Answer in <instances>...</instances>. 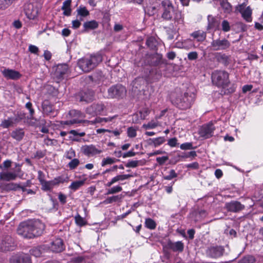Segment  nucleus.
I'll list each match as a JSON object with an SVG mask.
<instances>
[{"instance_id": "obj_54", "label": "nucleus", "mask_w": 263, "mask_h": 263, "mask_svg": "<svg viewBox=\"0 0 263 263\" xmlns=\"http://www.w3.org/2000/svg\"><path fill=\"white\" fill-rule=\"evenodd\" d=\"M198 57V54L196 51L190 52L187 54V58L189 60H195Z\"/></svg>"}, {"instance_id": "obj_7", "label": "nucleus", "mask_w": 263, "mask_h": 263, "mask_svg": "<svg viewBox=\"0 0 263 263\" xmlns=\"http://www.w3.org/2000/svg\"><path fill=\"white\" fill-rule=\"evenodd\" d=\"M83 154L88 157H93L99 155L103 153V150L97 147L93 144L84 145L81 148Z\"/></svg>"}, {"instance_id": "obj_35", "label": "nucleus", "mask_w": 263, "mask_h": 263, "mask_svg": "<svg viewBox=\"0 0 263 263\" xmlns=\"http://www.w3.org/2000/svg\"><path fill=\"white\" fill-rule=\"evenodd\" d=\"M86 180L84 179L83 180L73 181L69 185V188L75 191L84 184Z\"/></svg>"}, {"instance_id": "obj_53", "label": "nucleus", "mask_w": 263, "mask_h": 263, "mask_svg": "<svg viewBox=\"0 0 263 263\" xmlns=\"http://www.w3.org/2000/svg\"><path fill=\"white\" fill-rule=\"evenodd\" d=\"M127 135L130 138L135 137L137 135L136 130L132 127H129L127 129Z\"/></svg>"}, {"instance_id": "obj_10", "label": "nucleus", "mask_w": 263, "mask_h": 263, "mask_svg": "<svg viewBox=\"0 0 263 263\" xmlns=\"http://www.w3.org/2000/svg\"><path fill=\"white\" fill-rule=\"evenodd\" d=\"M24 11L27 17L30 20H35L38 16L39 8L32 3L25 4Z\"/></svg>"}, {"instance_id": "obj_45", "label": "nucleus", "mask_w": 263, "mask_h": 263, "mask_svg": "<svg viewBox=\"0 0 263 263\" xmlns=\"http://www.w3.org/2000/svg\"><path fill=\"white\" fill-rule=\"evenodd\" d=\"M14 0H0V9H4L11 5Z\"/></svg>"}, {"instance_id": "obj_52", "label": "nucleus", "mask_w": 263, "mask_h": 263, "mask_svg": "<svg viewBox=\"0 0 263 263\" xmlns=\"http://www.w3.org/2000/svg\"><path fill=\"white\" fill-rule=\"evenodd\" d=\"M177 176V174L174 170L170 171L169 175L163 177V179L165 180H171Z\"/></svg>"}, {"instance_id": "obj_31", "label": "nucleus", "mask_w": 263, "mask_h": 263, "mask_svg": "<svg viewBox=\"0 0 263 263\" xmlns=\"http://www.w3.org/2000/svg\"><path fill=\"white\" fill-rule=\"evenodd\" d=\"M98 23L95 20L86 22L83 24L84 31L96 29L98 27Z\"/></svg>"}, {"instance_id": "obj_41", "label": "nucleus", "mask_w": 263, "mask_h": 263, "mask_svg": "<svg viewBox=\"0 0 263 263\" xmlns=\"http://www.w3.org/2000/svg\"><path fill=\"white\" fill-rule=\"evenodd\" d=\"M145 226L149 229L154 230L156 227V223L152 219L147 218L145 219Z\"/></svg>"}, {"instance_id": "obj_63", "label": "nucleus", "mask_w": 263, "mask_h": 263, "mask_svg": "<svg viewBox=\"0 0 263 263\" xmlns=\"http://www.w3.org/2000/svg\"><path fill=\"white\" fill-rule=\"evenodd\" d=\"M66 196L62 193H60L59 195V199L60 202L64 204L66 202Z\"/></svg>"}, {"instance_id": "obj_14", "label": "nucleus", "mask_w": 263, "mask_h": 263, "mask_svg": "<svg viewBox=\"0 0 263 263\" xmlns=\"http://www.w3.org/2000/svg\"><path fill=\"white\" fill-rule=\"evenodd\" d=\"M0 245V249L3 251L13 250L15 247L13 240L10 236L3 238Z\"/></svg>"}, {"instance_id": "obj_8", "label": "nucleus", "mask_w": 263, "mask_h": 263, "mask_svg": "<svg viewBox=\"0 0 263 263\" xmlns=\"http://www.w3.org/2000/svg\"><path fill=\"white\" fill-rule=\"evenodd\" d=\"M23 174L22 173L21 168H18L16 172L10 171H3L0 173V180L5 181L14 180L18 177L22 178Z\"/></svg>"}, {"instance_id": "obj_27", "label": "nucleus", "mask_w": 263, "mask_h": 263, "mask_svg": "<svg viewBox=\"0 0 263 263\" xmlns=\"http://www.w3.org/2000/svg\"><path fill=\"white\" fill-rule=\"evenodd\" d=\"M59 183V182L57 179H55L49 181H44L41 184L42 185V189L47 191L51 190L54 185L58 184Z\"/></svg>"}, {"instance_id": "obj_51", "label": "nucleus", "mask_w": 263, "mask_h": 263, "mask_svg": "<svg viewBox=\"0 0 263 263\" xmlns=\"http://www.w3.org/2000/svg\"><path fill=\"white\" fill-rule=\"evenodd\" d=\"M222 30L224 32H228L230 30L231 27L229 23L227 20H223L221 23Z\"/></svg>"}, {"instance_id": "obj_5", "label": "nucleus", "mask_w": 263, "mask_h": 263, "mask_svg": "<svg viewBox=\"0 0 263 263\" xmlns=\"http://www.w3.org/2000/svg\"><path fill=\"white\" fill-rule=\"evenodd\" d=\"M248 2V0H245L243 3L236 6V9L241 13L242 18L246 22H251L252 10L250 6H247Z\"/></svg>"}, {"instance_id": "obj_48", "label": "nucleus", "mask_w": 263, "mask_h": 263, "mask_svg": "<svg viewBox=\"0 0 263 263\" xmlns=\"http://www.w3.org/2000/svg\"><path fill=\"white\" fill-rule=\"evenodd\" d=\"M80 164V161L79 159L75 158L72 159L70 162H69L68 165L71 170L76 168Z\"/></svg>"}, {"instance_id": "obj_11", "label": "nucleus", "mask_w": 263, "mask_h": 263, "mask_svg": "<svg viewBox=\"0 0 263 263\" xmlns=\"http://www.w3.org/2000/svg\"><path fill=\"white\" fill-rule=\"evenodd\" d=\"M231 44L226 39L214 40L211 42V47L214 50H223L230 47Z\"/></svg>"}, {"instance_id": "obj_42", "label": "nucleus", "mask_w": 263, "mask_h": 263, "mask_svg": "<svg viewBox=\"0 0 263 263\" xmlns=\"http://www.w3.org/2000/svg\"><path fill=\"white\" fill-rule=\"evenodd\" d=\"M6 187L9 190H16L18 189H21L23 191H25L24 187L21 186L20 184L15 183L8 184Z\"/></svg>"}, {"instance_id": "obj_15", "label": "nucleus", "mask_w": 263, "mask_h": 263, "mask_svg": "<svg viewBox=\"0 0 263 263\" xmlns=\"http://www.w3.org/2000/svg\"><path fill=\"white\" fill-rule=\"evenodd\" d=\"M68 70V67L66 64H61L57 66L54 76L58 82L64 79V76L67 73Z\"/></svg>"}, {"instance_id": "obj_40", "label": "nucleus", "mask_w": 263, "mask_h": 263, "mask_svg": "<svg viewBox=\"0 0 263 263\" xmlns=\"http://www.w3.org/2000/svg\"><path fill=\"white\" fill-rule=\"evenodd\" d=\"M78 15L83 17L87 16L89 15V12L86 8L83 6H80L77 10Z\"/></svg>"}, {"instance_id": "obj_44", "label": "nucleus", "mask_w": 263, "mask_h": 263, "mask_svg": "<svg viewBox=\"0 0 263 263\" xmlns=\"http://www.w3.org/2000/svg\"><path fill=\"white\" fill-rule=\"evenodd\" d=\"M193 46V43L190 40H187L182 43L181 46H178V47L184 48L187 50L191 49Z\"/></svg>"}, {"instance_id": "obj_46", "label": "nucleus", "mask_w": 263, "mask_h": 263, "mask_svg": "<svg viewBox=\"0 0 263 263\" xmlns=\"http://www.w3.org/2000/svg\"><path fill=\"white\" fill-rule=\"evenodd\" d=\"M75 221L76 224L80 227L83 226L86 223L85 219L79 214L75 216Z\"/></svg>"}, {"instance_id": "obj_33", "label": "nucleus", "mask_w": 263, "mask_h": 263, "mask_svg": "<svg viewBox=\"0 0 263 263\" xmlns=\"http://www.w3.org/2000/svg\"><path fill=\"white\" fill-rule=\"evenodd\" d=\"M208 29H217L219 23V22L216 20L213 16L209 15L208 17Z\"/></svg>"}, {"instance_id": "obj_1", "label": "nucleus", "mask_w": 263, "mask_h": 263, "mask_svg": "<svg viewBox=\"0 0 263 263\" xmlns=\"http://www.w3.org/2000/svg\"><path fill=\"white\" fill-rule=\"evenodd\" d=\"M45 229V224L39 220H29L20 223L17 233L25 238H32L41 235Z\"/></svg>"}, {"instance_id": "obj_39", "label": "nucleus", "mask_w": 263, "mask_h": 263, "mask_svg": "<svg viewBox=\"0 0 263 263\" xmlns=\"http://www.w3.org/2000/svg\"><path fill=\"white\" fill-rule=\"evenodd\" d=\"M118 161L119 160L115 158L106 157L102 160L101 162V166L103 167L108 164H112Z\"/></svg>"}, {"instance_id": "obj_49", "label": "nucleus", "mask_w": 263, "mask_h": 263, "mask_svg": "<svg viewBox=\"0 0 263 263\" xmlns=\"http://www.w3.org/2000/svg\"><path fill=\"white\" fill-rule=\"evenodd\" d=\"M257 260L254 256L248 255L245 256L242 260L241 263H253Z\"/></svg>"}, {"instance_id": "obj_61", "label": "nucleus", "mask_w": 263, "mask_h": 263, "mask_svg": "<svg viewBox=\"0 0 263 263\" xmlns=\"http://www.w3.org/2000/svg\"><path fill=\"white\" fill-rule=\"evenodd\" d=\"M29 50L32 53L37 54L39 50L36 46L31 45L29 46Z\"/></svg>"}, {"instance_id": "obj_60", "label": "nucleus", "mask_w": 263, "mask_h": 263, "mask_svg": "<svg viewBox=\"0 0 263 263\" xmlns=\"http://www.w3.org/2000/svg\"><path fill=\"white\" fill-rule=\"evenodd\" d=\"M168 158L167 156H163L161 157H157L156 161L159 164L162 165L164 164L167 160Z\"/></svg>"}, {"instance_id": "obj_64", "label": "nucleus", "mask_w": 263, "mask_h": 263, "mask_svg": "<svg viewBox=\"0 0 263 263\" xmlns=\"http://www.w3.org/2000/svg\"><path fill=\"white\" fill-rule=\"evenodd\" d=\"M37 174H38L37 178H38L39 181L40 182V183H41L42 182L45 181L44 179V178H45L44 174L41 171H38Z\"/></svg>"}, {"instance_id": "obj_18", "label": "nucleus", "mask_w": 263, "mask_h": 263, "mask_svg": "<svg viewBox=\"0 0 263 263\" xmlns=\"http://www.w3.org/2000/svg\"><path fill=\"white\" fill-rule=\"evenodd\" d=\"M12 263H28L30 261L29 255L24 253L16 254L10 259Z\"/></svg>"}, {"instance_id": "obj_36", "label": "nucleus", "mask_w": 263, "mask_h": 263, "mask_svg": "<svg viewBox=\"0 0 263 263\" xmlns=\"http://www.w3.org/2000/svg\"><path fill=\"white\" fill-rule=\"evenodd\" d=\"M220 4L225 13H229L232 11V6L228 0H220Z\"/></svg>"}, {"instance_id": "obj_6", "label": "nucleus", "mask_w": 263, "mask_h": 263, "mask_svg": "<svg viewBox=\"0 0 263 263\" xmlns=\"http://www.w3.org/2000/svg\"><path fill=\"white\" fill-rule=\"evenodd\" d=\"M126 93L125 87L121 85L112 86L108 89V97L109 98H120L124 97Z\"/></svg>"}, {"instance_id": "obj_21", "label": "nucleus", "mask_w": 263, "mask_h": 263, "mask_svg": "<svg viewBox=\"0 0 263 263\" xmlns=\"http://www.w3.org/2000/svg\"><path fill=\"white\" fill-rule=\"evenodd\" d=\"M226 206L228 211L232 212H237L244 208V206L237 201L228 203Z\"/></svg>"}, {"instance_id": "obj_56", "label": "nucleus", "mask_w": 263, "mask_h": 263, "mask_svg": "<svg viewBox=\"0 0 263 263\" xmlns=\"http://www.w3.org/2000/svg\"><path fill=\"white\" fill-rule=\"evenodd\" d=\"M72 261L76 263H80L82 262H86L85 257L83 256H77L72 258Z\"/></svg>"}, {"instance_id": "obj_23", "label": "nucleus", "mask_w": 263, "mask_h": 263, "mask_svg": "<svg viewBox=\"0 0 263 263\" xmlns=\"http://www.w3.org/2000/svg\"><path fill=\"white\" fill-rule=\"evenodd\" d=\"M91 64L92 69L97 67L102 61V57L100 54L97 53L87 57Z\"/></svg>"}, {"instance_id": "obj_13", "label": "nucleus", "mask_w": 263, "mask_h": 263, "mask_svg": "<svg viewBox=\"0 0 263 263\" xmlns=\"http://www.w3.org/2000/svg\"><path fill=\"white\" fill-rule=\"evenodd\" d=\"M214 130L215 127L213 123H209L202 126L199 130L198 134L200 137L204 139H208L213 136Z\"/></svg>"}, {"instance_id": "obj_29", "label": "nucleus", "mask_w": 263, "mask_h": 263, "mask_svg": "<svg viewBox=\"0 0 263 263\" xmlns=\"http://www.w3.org/2000/svg\"><path fill=\"white\" fill-rule=\"evenodd\" d=\"M117 116L109 117L107 118H101L97 117L94 120L88 121V123L90 124H95L96 123H103L111 121L113 119H115Z\"/></svg>"}, {"instance_id": "obj_58", "label": "nucleus", "mask_w": 263, "mask_h": 263, "mask_svg": "<svg viewBox=\"0 0 263 263\" xmlns=\"http://www.w3.org/2000/svg\"><path fill=\"white\" fill-rule=\"evenodd\" d=\"M138 161L132 160L127 163L126 166L127 167H136L138 166Z\"/></svg>"}, {"instance_id": "obj_62", "label": "nucleus", "mask_w": 263, "mask_h": 263, "mask_svg": "<svg viewBox=\"0 0 263 263\" xmlns=\"http://www.w3.org/2000/svg\"><path fill=\"white\" fill-rule=\"evenodd\" d=\"M43 108L44 111L47 114L51 112L52 110L51 106L49 105H47L45 103L43 105Z\"/></svg>"}, {"instance_id": "obj_43", "label": "nucleus", "mask_w": 263, "mask_h": 263, "mask_svg": "<svg viewBox=\"0 0 263 263\" xmlns=\"http://www.w3.org/2000/svg\"><path fill=\"white\" fill-rule=\"evenodd\" d=\"M121 198V197L119 195L117 196H113L107 198L106 199H105L103 203L104 204H109L113 202H116L119 200H120Z\"/></svg>"}, {"instance_id": "obj_30", "label": "nucleus", "mask_w": 263, "mask_h": 263, "mask_svg": "<svg viewBox=\"0 0 263 263\" xmlns=\"http://www.w3.org/2000/svg\"><path fill=\"white\" fill-rule=\"evenodd\" d=\"M71 0H66L63 3L62 10L63 11V14L66 16H69L71 13Z\"/></svg>"}, {"instance_id": "obj_17", "label": "nucleus", "mask_w": 263, "mask_h": 263, "mask_svg": "<svg viewBox=\"0 0 263 263\" xmlns=\"http://www.w3.org/2000/svg\"><path fill=\"white\" fill-rule=\"evenodd\" d=\"M94 92L91 90H86L80 92L77 96V99L80 102H89L93 99Z\"/></svg>"}, {"instance_id": "obj_2", "label": "nucleus", "mask_w": 263, "mask_h": 263, "mask_svg": "<svg viewBox=\"0 0 263 263\" xmlns=\"http://www.w3.org/2000/svg\"><path fill=\"white\" fill-rule=\"evenodd\" d=\"M212 82L218 87L226 88L229 84V73L222 70L215 71L212 74Z\"/></svg>"}, {"instance_id": "obj_37", "label": "nucleus", "mask_w": 263, "mask_h": 263, "mask_svg": "<svg viewBox=\"0 0 263 263\" xmlns=\"http://www.w3.org/2000/svg\"><path fill=\"white\" fill-rule=\"evenodd\" d=\"M13 120L12 118H8L7 119L2 120L0 126L3 128H8L13 126Z\"/></svg>"}, {"instance_id": "obj_22", "label": "nucleus", "mask_w": 263, "mask_h": 263, "mask_svg": "<svg viewBox=\"0 0 263 263\" xmlns=\"http://www.w3.org/2000/svg\"><path fill=\"white\" fill-rule=\"evenodd\" d=\"M50 249L54 252H60L64 249L63 240L61 238L55 239L51 244Z\"/></svg>"}, {"instance_id": "obj_59", "label": "nucleus", "mask_w": 263, "mask_h": 263, "mask_svg": "<svg viewBox=\"0 0 263 263\" xmlns=\"http://www.w3.org/2000/svg\"><path fill=\"white\" fill-rule=\"evenodd\" d=\"M177 139L176 138H171L168 141V145L171 147H175L178 144Z\"/></svg>"}, {"instance_id": "obj_20", "label": "nucleus", "mask_w": 263, "mask_h": 263, "mask_svg": "<svg viewBox=\"0 0 263 263\" xmlns=\"http://www.w3.org/2000/svg\"><path fill=\"white\" fill-rule=\"evenodd\" d=\"M2 72L7 79L16 80L21 77L19 72L13 69H5L2 71Z\"/></svg>"}, {"instance_id": "obj_24", "label": "nucleus", "mask_w": 263, "mask_h": 263, "mask_svg": "<svg viewBox=\"0 0 263 263\" xmlns=\"http://www.w3.org/2000/svg\"><path fill=\"white\" fill-rule=\"evenodd\" d=\"M168 248L174 252H181L184 249V244L182 241H178L175 242L170 241L167 243Z\"/></svg>"}, {"instance_id": "obj_47", "label": "nucleus", "mask_w": 263, "mask_h": 263, "mask_svg": "<svg viewBox=\"0 0 263 263\" xmlns=\"http://www.w3.org/2000/svg\"><path fill=\"white\" fill-rule=\"evenodd\" d=\"M122 190V188L121 186L119 185H117L113 186L112 187L109 189L107 193V195L109 194H114L115 193H119Z\"/></svg>"}, {"instance_id": "obj_9", "label": "nucleus", "mask_w": 263, "mask_h": 263, "mask_svg": "<svg viewBox=\"0 0 263 263\" xmlns=\"http://www.w3.org/2000/svg\"><path fill=\"white\" fill-rule=\"evenodd\" d=\"M193 102V98L187 93H185L183 96L177 98L175 103L177 106L182 109L189 108Z\"/></svg>"}, {"instance_id": "obj_3", "label": "nucleus", "mask_w": 263, "mask_h": 263, "mask_svg": "<svg viewBox=\"0 0 263 263\" xmlns=\"http://www.w3.org/2000/svg\"><path fill=\"white\" fill-rule=\"evenodd\" d=\"M69 117L72 118L71 120H67V121H62L61 122V125H68L70 126L74 124L80 123H85L88 122L87 120H79L80 118H82L85 117V115L82 113L80 111L72 109L69 111L68 114Z\"/></svg>"}, {"instance_id": "obj_32", "label": "nucleus", "mask_w": 263, "mask_h": 263, "mask_svg": "<svg viewBox=\"0 0 263 263\" xmlns=\"http://www.w3.org/2000/svg\"><path fill=\"white\" fill-rule=\"evenodd\" d=\"M174 21L175 23H177L178 25L182 24L184 22V16L182 14L181 11L176 10L175 11Z\"/></svg>"}, {"instance_id": "obj_28", "label": "nucleus", "mask_w": 263, "mask_h": 263, "mask_svg": "<svg viewBox=\"0 0 263 263\" xmlns=\"http://www.w3.org/2000/svg\"><path fill=\"white\" fill-rule=\"evenodd\" d=\"M165 142V139L163 137H159L156 138H149L148 141V144L149 145L154 146L156 147Z\"/></svg>"}, {"instance_id": "obj_34", "label": "nucleus", "mask_w": 263, "mask_h": 263, "mask_svg": "<svg viewBox=\"0 0 263 263\" xmlns=\"http://www.w3.org/2000/svg\"><path fill=\"white\" fill-rule=\"evenodd\" d=\"M11 136L13 139L20 141L24 136V132L22 129H16L12 132Z\"/></svg>"}, {"instance_id": "obj_19", "label": "nucleus", "mask_w": 263, "mask_h": 263, "mask_svg": "<svg viewBox=\"0 0 263 263\" xmlns=\"http://www.w3.org/2000/svg\"><path fill=\"white\" fill-rule=\"evenodd\" d=\"M78 66L85 72H88L92 70V68L88 60L87 57H85L78 61Z\"/></svg>"}, {"instance_id": "obj_38", "label": "nucleus", "mask_w": 263, "mask_h": 263, "mask_svg": "<svg viewBox=\"0 0 263 263\" xmlns=\"http://www.w3.org/2000/svg\"><path fill=\"white\" fill-rule=\"evenodd\" d=\"M159 125V122L157 120H151L147 124L143 125V127L146 129H153Z\"/></svg>"}, {"instance_id": "obj_50", "label": "nucleus", "mask_w": 263, "mask_h": 263, "mask_svg": "<svg viewBox=\"0 0 263 263\" xmlns=\"http://www.w3.org/2000/svg\"><path fill=\"white\" fill-rule=\"evenodd\" d=\"M146 45L151 49H154L156 46V42L153 37H149L146 41Z\"/></svg>"}, {"instance_id": "obj_4", "label": "nucleus", "mask_w": 263, "mask_h": 263, "mask_svg": "<svg viewBox=\"0 0 263 263\" xmlns=\"http://www.w3.org/2000/svg\"><path fill=\"white\" fill-rule=\"evenodd\" d=\"M162 9L161 17L165 20L170 21L172 18V13L175 12V7L170 0H163L161 2Z\"/></svg>"}, {"instance_id": "obj_12", "label": "nucleus", "mask_w": 263, "mask_h": 263, "mask_svg": "<svg viewBox=\"0 0 263 263\" xmlns=\"http://www.w3.org/2000/svg\"><path fill=\"white\" fill-rule=\"evenodd\" d=\"M105 107L102 103H95L87 107L86 109V114L92 116L101 114Z\"/></svg>"}, {"instance_id": "obj_57", "label": "nucleus", "mask_w": 263, "mask_h": 263, "mask_svg": "<svg viewBox=\"0 0 263 263\" xmlns=\"http://www.w3.org/2000/svg\"><path fill=\"white\" fill-rule=\"evenodd\" d=\"M180 148L183 150L191 149L193 148L192 143L186 142L181 144Z\"/></svg>"}, {"instance_id": "obj_25", "label": "nucleus", "mask_w": 263, "mask_h": 263, "mask_svg": "<svg viewBox=\"0 0 263 263\" xmlns=\"http://www.w3.org/2000/svg\"><path fill=\"white\" fill-rule=\"evenodd\" d=\"M132 176H133L132 175L129 174L117 175L116 176L113 177L109 182H107L106 185L108 187H109L118 181L128 179Z\"/></svg>"}, {"instance_id": "obj_26", "label": "nucleus", "mask_w": 263, "mask_h": 263, "mask_svg": "<svg viewBox=\"0 0 263 263\" xmlns=\"http://www.w3.org/2000/svg\"><path fill=\"white\" fill-rule=\"evenodd\" d=\"M191 36L197 42H202L206 37V33L202 30H197L191 34Z\"/></svg>"}, {"instance_id": "obj_55", "label": "nucleus", "mask_w": 263, "mask_h": 263, "mask_svg": "<svg viewBox=\"0 0 263 263\" xmlns=\"http://www.w3.org/2000/svg\"><path fill=\"white\" fill-rule=\"evenodd\" d=\"M75 156V152L72 148L69 149L66 153V157L68 159H71L73 157H74Z\"/></svg>"}, {"instance_id": "obj_16", "label": "nucleus", "mask_w": 263, "mask_h": 263, "mask_svg": "<svg viewBox=\"0 0 263 263\" xmlns=\"http://www.w3.org/2000/svg\"><path fill=\"white\" fill-rule=\"evenodd\" d=\"M224 252V249L221 246L211 247L206 250L208 256L213 258H217L221 256Z\"/></svg>"}]
</instances>
